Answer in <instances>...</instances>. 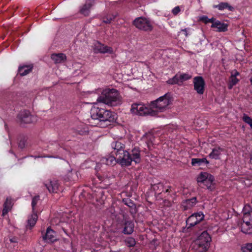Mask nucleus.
<instances>
[{"instance_id": "obj_1", "label": "nucleus", "mask_w": 252, "mask_h": 252, "mask_svg": "<svg viewBox=\"0 0 252 252\" xmlns=\"http://www.w3.org/2000/svg\"><path fill=\"white\" fill-rule=\"evenodd\" d=\"M170 93H166L156 100L151 102L150 107L146 106L142 103H133L131 105L130 112L132 114L139 116L150 115L156 116L158 112L164 111L172 102Z\"/></svg>"}, {"instance_id": "obj_2", "label": "nucleus", "mask_w": 252, "mask_h": 252, "mask_svg": "<svg viewBox=\"0 0 252 252\" xmlns=\"http://www.w3.org/2000/svg\"><path fill=\"white\" fill-rule=\"evenodd\" d=\"M115 120L116 115L114 112L94 106L91 110V118L89 121L92 126L105 127Z\"/></svg>"}, {"instance_id": "obj_3", "label": "nucleus", "mask_w": 252, "mask_h": 252, "mask_svg": "<svg viewBox=\"0 0 252 252\" xmlns=\"http://www.w3.org/2000/svg\"><path fill=\"white\" fill-rule=\"evenodd\" d=\"M120 96L118 91L114 89L104 90L97 101L110 106H116L120 103Z\"/></svg>"}, {"instance_id": "obj_4", "label": "nucleus", "mask_w": 252, "mask_h": 252, "mask_svg": "<svg viewBox=\"0 0 252 252\" xmlns=\"http://www.w3.org/2000/svg\"><path fill=\"white\" fill-rule=\"evenodd\" d=\"M211 237L206 230L203 231L195 241V252H206L210 247Z\"/></svg>"}, {"instance_id": "obj_5", "label": "nucleus", "mask_w": 252, "mask_h": 252, "mask_svg": "<svg viewBox=\"0 0 252 252\" xmlns=\"http://www.w3.org/2000/svg\"><path fill=\"white\" fill-rule=\"evenodd\" d=\"M117 226L122 229V232L126 235H130L134 231V224L132 220L127 218L124 214L116 216Z\"/></svg>"}, {"instance_id": "obj_6", "label": "nucleus", "mask_w": 252, "mask_h": 252, "mask_svg": "<svg viewBox=\"0 0 252 252\" xmlns=\"http://www.w3.org/2000/svg\"><path fill=\"white\" fill-rule=\"evenodd\" d=\"M133 24L137 28L144 31H151L153 29L151 22L144 17H140L136 18L133 21Z\"/></svg>"}, {"instance_id": "obj_7", "label": "nucleus", "mask_w": 252, "mask_h": 252, "mask_svg": "<svg viewBox=\"0 0 252 252\" xmlns=\"http://www.w3.org/2000/svg\"><path fill=\"white\" fill-rule=\"evenodd\" d=\"M204 215L202 212L194 213L186 220V227L189 229L198 224L204 220Z\"/></svg>"}, {"instance_id": "obj_8", "label": "nucleus", "mask_w": 252, "mask_h": 252, "mask_svg": "<svg viewBox=\"0 0 252 252\" xmlns=\"http://www.w3.org/2000/svg\"><path fill=\"white\" fill-rule=\"evenodd\" d=\"M116 159L117 163L122 166H128L131 165L132 159L130 158V155L128 151L125 150L123 152L117 154Z\"/></svg>"}, {"instance_id": "obj_9", "label": "nucleus", "mask_w": 252, "mask_h": 252, "mask_svg": "<svg viewBox=\"0 0 252 252\" xmlns=\"http://www.w3.org/2000/svg\"><path fill=\"white\" fill-rule=\"evenodd\" d=\"M17 119L19 122L24 124L32 123L36 120V118L27 110L20 111L17 115Z\"/></svg>"}, {"instance_id": "obj_10", "label": "nucleus", "mask_w": 252, "mask_h": 252, "mask_svg": "<svg viewBox=\"0 0 252 252\" xmlns=\"http://www.w3.org/2000/svg\"><path fill=\"white\" fill-rule=\"evenodd\" d=\"M194 90L199 94H203L205 90V82L202 76H195L193 80Z\"/></svg>"}, {"instance_id": "obj_11", "label": "nucleus", "mask_w": 252, "mask_h": 252, "mask_svg": "<svg viewBox=\"0 0 252 252\" xmlns=\"http://www.w3.org/2000/svg\"><path fill=\"white\" fill-rule=\"evenodd\" d=\"M94 50L95 52L103 54L109 53L112 54L114 53L113 49L112 47L105 45L98 41L94 44Z\"/></svg>"}, {"instance_id": "obj_12", "label": "nucleus", "mask_w": 252, "mask_h": 252, "mask_svg": "<svg viewBox=\"0 0 252 252\" xmlns=\"http://www.w3.org/2000/svg\"><path fill=\"white\" fill-rule=\"evenodd\" d=\"M141 152L140 148L135 146L129 152L130 158L135 164L140 162L141 160Z\"/></svg>"}, {"instance_id": "obj_13", "label": "nucleus", "mask_w": 252, "mask_h": 252, "mask_svg": "<svg viewBox=\"0 0 252 252\" xmlns=\"http://www.w3.org/2000/svg\"><path fill=\"white\" fill-rule=\"evenodd\" d=\"M111 147L114 149L111 153L117 155L125 150V142L123 140L114 141L111 143Z\"/></svg>"}, {"instance_id": "obj_14", "label": "nucleus", "mask_w": 252, "mask_h": 252, "mask_svg": "<svg viewBox=\"0 0 252 252\" xmlns=\"http://www.w3.org/2000/svg\"><path fill=\"white\" fill-rule=\"evenodd\" d=\"M94 4V0H86L84 4L80 8V13L85 16H88L90 13V9Z\"/></svg>"}, {"instance_id": "obj_15", "label": "nucleus", "mask_w": 252, "mask_h": 252, "mask_svg": "<svg viewBox=\"0 0 252 252\" xmlns=\"http://www.w3.org/2000/svg\"><path fill=\"white\" fill-rule=\"evenodd\" d=\"M45 186L50 192L57 193L60 190V184L57 180L50 181L48 183L45 184Z\"/></svg>"}, {"instance_id": "obj_16", "label": "nucleus", "mask_w": 252, "mask_h": 252, "mask_svg": "<svg viewBox=\"0 0 252 252\" xmlns=\"http://www.w3.org/2000/svg\"><path fill=\"white\" fill-rule=\"evenodd\" d=\"M101 163L107 165H114L117 163L116 156L114 154L111 153V155L106 156L101 158L100 160Z\"/></svg>"}, {"instance_id": "obj_17", "label": "nucleus", "mask_w": 252, "mask_h": 252, "mask_svg": "<svg viewBox=\"0 0 252 252\" xmlns=\"http://www.w3.org/2000/svg\"><path fill=\"white\" fill-rule=\"evenodd\" d=\"M224 149L220 146H216L212 149V152L209 154L208 157L211 159L219 160L220 159L221 153L223 152Z\"/></svg>"}, {"instance_id": "obj_18", "label": "nucleus", "mask_w": 252, "mask_h": 252, "mask_svg": "<svg viewBox=\"0 0 252 252\" xmlns=\"http://www.w3.org/2000/svg\"><path fill=\"white\" fill-rule=\"evenodd\" d=\"M43 239L48 243L55 242L57 240L55 231L48 227L45 234L43 236Z\"/></svg>"}, {"instance_id": "obj_19", "label": "nucleus", "mask_w": 252, "mask_h": 252, "mask_svg": "<svg viewBox=\"0 0 252 252\" xmlns=\"http://www.w3.org/2000/svg\"><path fill=\"white\" fill-rule=\"evenodd\" d=\"M212 28H217L218 32H225L228 30V25L223 23H221L220 21L217 20L215 23L212 24Z\"/></svg>"}, {"instance_id": "obj_20", "label": "nucleus", "mask_w": 252, "mask_h": 252, "mask_svg": "<svg viewBox=\"0 0 252 252\" xmlns=\"http://www.w3.org/2000/svg\"><path fill=\"white\" fill-rule=\"evenodd\" d=\"M197 199L196 197H193L190 199H186L183 202L182 204L184 210H188L193 207L197 203Z\"/></svg>"}, {"instance_id": "obj_21", "label": "nucleus", "mask_w": 252, "mask_h": 252, "mask_svg": "<svg viewBox=\"0 0 252 252\" xmlns=\"http://www.w3.org/2000/svg\"><path fill=\"white\" fill-rule=\"evenodd\" d=\"M51 59L55 63H62L66 60V56L63 53H54L51 56Z\"/></svg>"}, {"instance_id": "obj_22", "label": "nucleus", "mask_w": 252, "mask_h": 252, "mask_svg": "<svg viewBox=\"0 0 252 252\" xmlns=\"http://www.w3.org/2000/svg\"><path fill=\"white\" fill-rule=\"evenodd\" d=\"M33 68L32 65L20 66L18 68V73L21 76H25L31 72Z\"/></svg>"}, {"instance_id": "obj_23", "label": "nucleus", "mask_w": 252, "mask_h": 252, "mask_svg": "<svg viewBox=\"0 0 252 252\" xmlns=\"http://www.w3.org/2000/svg\"><path fill=\"white\" fill-rule=\"evenodd\" d=\"M213 7L218 8L220 10H223L224 9H228L230 11H234L235 8L229 4L227 2H222L217 5H214Z\"/></svg>"}, {"instance_id": "obj_24", "label": "nucleus", "mask_w": 252, "mask_h": 252, "mask_svg": "<svg viewBox=\"0 0 252 252\" xmlns=\"http://www.w3.org/2000/svg\"><path fill=\"white\" fill-rule=\"evenodd\" d=\"M152 188L156 193L160 194L161 192L164 191V188L165 187L161 182L157 184H152Z\"/></svg>"}, {"instance_id": "obj_25", "label": "nucleus", "mask_w": 252, "mask_h": 252, "mask_svg": "<svg viewBox=\"0 0 252 252\" xmlns=\"http://www.w3.org/2000/svg\"><path fill=\"white\" fill-rule=\"evenodd\" d=\"M77 179L76 173H73L71 171H69L63 177V179L65 182L74 181Z\"/></svg>"}, {"instance_id": "obj_26", "label": "nucleus", "mask_w": 252, "mask_h": 252, "mask_svg": "<svg viewBox=\"0 0 252 252\" xmlns=\"http://www.w3.org/2000/svg\"><path fill=\"white\" fill-rule=\"evenodd\" d=\"M166 82L169 85L179 84V83H181L179 75L178 74H176L172 78L169 79Z\"/></svg>"}, {"instance_id": "obj_27", "label": "nucleus", "mask_w": 252, "mask_h": 252, "mask_svg": "<svg viewBox=\"0 0 252 252\" xmlns=\"http://www.w3.org/2000/svg\"><path fill=\"white\" fill-rule=\"evenodd\" d=\"M241 231L243 233L248 234H252V224H241Z\"/></svg>"}, {"instance_id": "obj_28", "label": "nucleus", "mask_w": 252, "mask_h": 252, "mask_svg": "<svg viewBox=\"0 0 252 252\" xmlns=\"http://www.w3.org/2000/svg\"><path fill=\"white\" fill-rule=\"evenodd\" d=\"M214 181V177L213 175H209V178L202 184L207 187L208 189H212V186Z\"/></svg>"}, {"instance_id": "obj_29", "label": "nucleus", "mask_w": 252, "mask_h": 252, "mask_svg": "<svg viewBox=\"0 0 252 252\" xmlns=\"http://www.w3.org/2000/svg\"><path fill=\"white\" fill-rule=\"evenodd\" d=\"M209 175H212L206 172H201L197 177V182L203 183L205 181H206V179L209 178Z\"/></svg>"}, {"instance_id": "obj_30", "label": "nucleus", "mask_w": 252, "mask_h": 252, "mask_svg": "<svg viewBox=\"0 0 252 252\" xmlns=\"http://www.w3.org/2000/svg\"><path fill=\"white\" fill-rule=\"evenodd\" d=\"M37 218L38 217L36 212H33V214L32 215L31 218L29 219L28 220V224L31 227H33L36 222Z\"/></svg>"}, {"instance_id": "obj_31", "label": "nucleus", "mask_w": 252, "mask_h": 252, "mask_svg": "<svg viewBox=\"0 0 252 252\" xmlns=\"http://www.w3.org/2000/svg\"><path fill=\"white\" fill-rule=\"evenodd\" d=\"M252 215H245L242 219L243 222L241 224H247V225L249 224H252Z\"/></svg>"}, {"instance_id": "obj_32", "label": "nucleus", "mask_w": 252, "mask_h": 252, "mask_svg": "<svg viewBox=\"0 0 252 252\" xmlns=\"http://www.w3.org/2000/svg\"><path fill=\"white\" fill-rule=\"evenodd\" d=\"M124 204L130 208H135V203L129 198H124L122 200Z\"/></svg>"}, {"instance_id": "obj_33", "label": "nucleus", "mask_w": 252, "mask_h": 252, "mask_svg": "<svg viewBox=\"0 0 252 252\" xmlns=\"http://www.w3.org/2000/svg\"><path fill=\"white\" fill-rule=\"evenodd\" d=\"M125 243L128 247H133L135 246L136 241L135 239L130 237L125 240Z\"/></svg>"}, {"instance_id": "obj_34", "label": "nucleus", "mask_w": 252, "mask_h": 252, "mask_svg": "<svg viewBox=\"0 0 252 252\" xmlns=\"http://www.w3.org/2000/svg\"><path fill=\"white\" fill-rule=\"evenodd\" d=\"M89 131L88 128L86 127L80 128L78 127L77 129H76V133L77 134L80 135H85L88 134Z\"/></svg>"}, {"instance_id": "obj_35", "label": "nucleus", "mask_w": 252, "mask_h": 252, "mask_svg": "<svg viewBox=\"0 0 252 252\" xmlns=\"http://www.w3.org/2000/svg\"><path fill=\"white\" fill-rule=\"evenodd\" d=\"M242 120L245 123L249 124L251 127L252 128V118H251L247 114H244L242 117Z\"/></svg>"}, {"instance_id": "obj_36", "label": "nucleus", "mask_w": 252, "mask_h": 252, "mask_svg": "<svg viewBox=\"0 0 252 252\" xmlns=\"http://www.w3.org/2000/svg\"><path fill=\"white\" fill-rule=\"evenodd\" d=\"M242 212L243 213V217L245 215H252V209L251 207L249 205H246L243 208Z\"/></svg>"}, {"instance_id": "obj_37", "label": "nucleus", "mask_w": 252, "mask_h": 252, "mask_svg": "<svg viewBox=\"0 0 252 252\" xmlns=\"http://www.w3.org/2000/svg\"><path fill=\"white\" fill-rule=\"evenodd\" d=\"M39 197H39V195H36V196H34L32 198V212H35V206H36L38 201L40 199Z\"/></svg>"}, {"instance_id": "obj_38", "label": "nucleus", "mask_w": 252, "mask_h": 252, "mask_svg": "<svg viewBox=\"0 0 252 252\" xmlns=\"http://www.w3.org/2000/svg\"><path fill=\"white\" fill-rule=\"evenodd\" d=\"M181 82L182 83L183 81L188 80L191 78V75L188 73H182L179 75Z\"/></svg>"}, {"instance_id": "obj_39", "label": "nucleus", "mask_w": 252, "mask_h": 252, "mask_svg": "<svg viewBox=\"0 0 252 252\" xmlns=\"http://www.w3.org/2000/svg\"><path fill=\"white\" fill-rule=\"evenodd\" d=\"M115 18L113 15H107L103 18V22L106 24H109Z\"/></svg>"}, {"instance_id": "obj_40", "label": "nucleus", "mask_w": 252, "mask_h": 252, "mask_svg": "<svg viewBox=\"0 0 252 252\" xmlns=\"http://www.w3.org/2000/svg\"><path fill=\"white\" fill-rule=\"evenodd\" d=\"M242 250L243 252H252V243L247 244L242 247Z\"/></svg>"}, {"instance_id": "obj_41", "label": "nucleus", "mask_w": 252, "mask_h": 252, "mask_svg": "<svg viewBox=\"0 0 252 252\" xmlns=\"http://www.w3.org/2000/svg\"><path fill=\"white\" fill-rule=\"evenodd\" d=\"M239 81V80L237 78V77H233V76H230V84L229 85V88L231 89L232 87L236 85L238 82Z\"/></svg>"}, {"instance_id": "obj_42", "label": "nucleus", "mask_w": 252, "mask_h": 252, "mask_svg": "<svg viewBox=\"0 0 252 252\" xmlns=\"http://www.w3.org/2000/svg\"><path fill=\"white\" fill-rule=\"evenodd\" d=\"M191 164L193 166H195L196 165H197L198 166H200L202 164L200 158H193L191 159Z\"/></svg>"}, {"instance_id": "obj_43", "label": "nucleus", "mask_w": 252, "mask_h": 252, "mask_svg": "<svg viewBox=\"0 0 252 252\" xmlns=\"http://www.w3.org/2000/svg\"><path fill=\"white\" fill-rule=\"evenodd\" d=\"M4 209L3 211V214H4V211L5 208H9L11 205V200L9 199L8 198H6L5 202H4Z\"/></svg>"}, {"instance_id": "obj_44", "label": "nucleus", "mask_w": 252, "mask_h": 252, "mask_svg": "<svg viewBox=\"0 0 252 252\" xmlns=\"http://www.w3.org/2000/svg\"><path fill=\"white\" fill-rule=\"evenodd\" d=\"M147 138H148L149 139L146 143L148 147H149L150 146V145L152 144L153 140L154 139V137L152 135L149 134L147 135Z\"/></svg>"}, {"instance_id": "obj_45", "label": "nucleus", "mask_w": 252, "mask_h": 252, "mask_svg": "<svg viewBox=\"0 0 252 252\" xmlns=\"http://www.w3.org/2000/svg\"><path fill=\"white\" fill-rule=\"evenodd\" d=\"M209 19L207 16H203L199 18V20L205 24H207L208 23Z\"/></svg>"}, {"instance_id": "obj_46", "label": "nucleus", "mask_w": 252, "mask_h": 252, "mask_svg": "<svg viewBox=\"0 0 252 252\" xmlns=\"http://www.w3.org/2000/svg\"><path fill=\"white\" fill-rule=\"evenodd\" d=\"M180 11L181 9L180 7L179 6H177L172 9V12L174 15H176L180 12Z\"/></svg>"}, {"instance_id": "obj_47", "label": "nucleus", "mask_w": 252, "mask_h": 252, "mask_svg": "<svg viewBox=\"0 0 252 252\" xmlns=\"http://www.w3.org/2000/svg\"><path fill=\"white\" fill-rule=\"evenodd\" d=\"M174 191V188L170 186H167V188L166 189H165V192H172Z\"/></svg>"}, {"instance_id": "obj_48", "label": "nucleus", "mask_w": 252, "mask_h": 252, "mask_svg": "<svg viewBox=\"0 0 252 252\" xmlns=\"http://www.w3.org/2000/svg\"><path fill=\"white\" fill-rule=\"evenodd\" d=\"M25 145L24 140H21L18 143V146L21 149H23L25 147Z\"/></svg>"}, {"instance_id": "obj_49", "label": "nucleus", "mask_w": 252, "mask_h": 252, "mask_svg": "<svg viewBox=\"0 0 252 252\" xmlns=\"http://www.w3.org/2000/svg\"><path fill=\"white\" fill-rule=\"evenodd\" d=\"M9 241L11 243H18V239L17 237H13L10 238Z\"/></svg>"}, {"instance_id": "obj_50", "label": "nucleus", "mask_w": 252, "mask_h": 252, "mask_svg": "<svg viewBox=\"0 0 252 252\" xmlns=\"http://www.w3.org/2000/svg\"><path fill=\"white\" fill-rule=\"evenodd\" d=\"M202 164L204 163L205 164H208L209 163L208 160H207L206 158H200Z\"/></svg>"}, {"instance_id": "obj_51", "label": "nucleus", "mask_w": 252, "mask_h": 252, "mask_svg": "<svg viewBox=\"0 0 252 252\" xmlns=\"http://www.w3.org/2000/svg\"><path fill=\"white\" fill-rule=\"evenodd\" d=\"M240 75V73L237 71L235 70L234 73L231 74V76L237 77V76H239Z\"/></svg>"}, {"instance_id": "obj_52", "label": "nucleus", "mask_w": 252, "mask_h": 252, "mask_svg": "<svg viewBox=\"0 0 252 252\" xmlns=\"http://www.w3.org/2000/svg\"><path fill=\"white\" fill-rule=\"evenodd\" d=\"M216 21H215V19L214 18H212L211 19H209V21H208V23H211L212 24H213V23H215Z\"/></svg>"}, {"instance_id": "obj_53", "label": "nucleus", "mask_w": 252, "mask_h": 252, "mask_svg": "<svg viewBox=\"0 0 252 252\" xmlns=\"http://www.w3.org/2000/svg\"><path fill=\"white\" fill-rule=\"evenodd\" d=\"M182 31L184 32V33L186 35V36H188L187 29H184L182 30Z\"/></svg>"}, {"instance_id": "obj_54", "label": "nucleus", "mask_w": 252, "mask_h": 252, "mask_svg": "<svg viewBox=\"0 0 252 252\" xmlns=\"http://www.w3.org/2000/svg\"><path fill=\"white\" fill-rule=\"evenodd\" d=\"M126 2H133L135 0H125Z\"/></svg>"}, {"instance_id": "obj_55", "label": "nucleus", "mask_w": 252, "mask_h": 252, "mask_svg": "<svg viewBox=\"0 0 252 252\" xmlns=\"http://www.w3.org/2000/svg\"><path fill=\"white\" fill-rule=\"evenodd\" d=\"M250 162L251 163H252V153L250 154Z\"/></svg>"}, {"instance_id": "obj_56", "label": "nucleus", "mask_w": 252, "mask_h": 252, "mask_svg": "<svg viewBox=\"0 0 252 252\" xmlns=\"http://www.w3.org/2000/svg\"><path fill=\"white\" fill-rule=\"evenodd\" d=\"M250 81L251 84L252 85V77L251 78Z\"/></svg>"}]
</instances>
